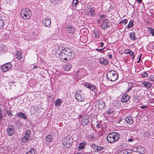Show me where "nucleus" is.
<instances>
[{"mask_svg":"<svg viewBox=\"0 0 154 154\" xmlns=\"http://www.w3.org/2000/svg\"><path fill=\"white\" fill-rule=\"evenodd\" d=\"M119 135L116 132H113L109 133L107 137L108 141L110 143H112L118 140L119 138Z\"/></svg>","mask_w":154,"mask_h":154,"instance_id":"nucleus-1","label":"nucleus"},{"mask_svg":"<svg viewBox=\"0 0 154 154\" xmlns=\"http://www.w3.org/2000/svg\"><path fill=\"white\" fill-rule=\"evenodd\" d=\"M106 76L108 79L111 81L117 80L118 78V73L115 70L109 71L107 73Z\"/></svg>","mask_w":154,"mask_h":154,"instance_id":"nucleus-2","label":"nucleus"},{"mask_svg":"<svg viewBox=\"0 0 154 154\" xmlns=\"http://www.w3.org/2000/svg\"><path fill=\"white\" fill-rule=\"evenodd\" d=\"M20 16L23 19L27 20L30 19L32 15L31 11L28 8L23 9L20 11Z\"/></svg>","mask_w":154,"mask_h":154,"instance_id":"nucleus-3","label":"nucleus"},{"mask_svg":"<svg viewBox=\"0 0 154 154\" xmlns=\"http://www.w3.org/2000/svg\"><path fill=\"white\" fill-rule=\"evenodd\" d=\"M72 137L68 136L63 138L62 140V143L63 145L66 148L69 147L72 142Z\"/></svg>","mask_w":154,"mask_h":154,"instance_id":"nucleus-4","label":"nucleus"},{"mask_svg":"<svg viewBox=\"0 0 154 154\" xmlns=\"http://www.w3.org/2000/svg\"><path fill=\"white\" fill-rule=\"evenodd\" d=\"M75 98L79 102L83 101L85 99V96L83 94H81L80 91H78L75 95Z\"/></svg>","mask_w":154,"mask_h":154,"instance_id":"nucleus-5","label":"nucleus"},{"mask_svg":"<svg viewBox=\"0 0 154 154\" xmlns=\"http://www.w3.org/2000/svg\"><path fill=\"white\" fill-rule=\"evenodd\" d=\"M14 127L12 125H10L8 126L6 129V133L9 136H11L14 134Z\"/></svg>","mask_w":154,"mask_h":154,"instance_id":"nucleus-6","label":"nucleus"},{"mask_svg":"<svg viewBox=\"0 0 154 154\" xmlns=\"http://www.w3.org/2000/svg\"><path fill=\"white\" fill-rule=\"evenodd\" d=\"M12 65L10 63H6L1 68V70L2 72H5L11 68Z\"/></svg>","mask_w":154,"mask_h":154,"instance_id":"nucleus-7","label":"nucleus"},{"mask_svg":"<svg viewBox=\"0 0 154 154\" xmlns=\"http://www.w3.org/2000/svg\"><path fill=\"white\" fill-rule=\"evenodd\" d=\"M42 23L44 26L49 27L51 26V20L48 17L45 18L42 20Z\"/></svg>","mask_w":154,"mask_h":154,"instance_id":"nucleus-8","label":"nucleus"},{"mask_svg":"<svg viewBox=\"0 0 154 154\" xmlns=\"http://www.w3.org/2000/svg\"><path fill=\"white\" fill-rule=\"evenodd\" d=\"M102 22V27L104 29L111 26V23H110L109 21L108 20L105 19L104 18L103 21Z\"/></svg>","mask_w":154,"mask_h":154,"instance_id":"nucleus-9","label":"nucleus"},{"mask_svg":"<svg viewBox=\"0 0 154 154\" xmlns=\"http://www.w3.org/2000/svg\"><path fill=\"white\" fill-rule=\"evenodd\" d=\"M59 51H56L57 52V53L58 54L60 53L59 55L60 58L63 60H66V58L65 57V54H66L62 51V50L60 49V48L59 49Z\"/></svg>","mask_w":154,"mask_h":154,"instance_id":"nucleus-10","label":"nucleus"},{"mask_svg":"<svg viewBox=\"0 0 154 154\" xmlns=\"http://www.w3.org/2000/svg\"><path fill=\"white\" fill-rule=\"evenodd\" d=\"M82 118V119L81 122V124L83 125H87L89 122L88 116H85Z\"/></svg>","mask_w":154,"mask_h":154,"instance_id":"nucleus-11","label":"nucleus"},{"mask_svg":"<svg viewBox=\"0 0 154 154\" xmlns=\"http://www.w3.org/2000/svg\"><path fill=\"white\" fill-rule=\"evenodd\" d=\"M85 86L87 88H90L92 91L95 90L96 87L93 85L87 82L84 84Z\"/></svg>","mask_w":154,"mask_h":154,"instance_id":"nucleus-12","label":"nucleus"},{"mask_svg":"<svg viewBox=\"0 0 154 154\" xmlns=\"http://www.w3.org/2000/svg\"><path fill=\"white\" fill-rule=\"evenodd\" d=\"M137 151L139 152V153L140 154H143L145 152L146 150L144 147L139 146L137 147Z\"/></svg>","mask_w":154,"mask_h":154,"instance_id":"nucleus-13","label":"nucleus"},{"mask_svg":"<svg viewBox=\"0 0 154 154\" xmlns=\"http://www.w3.org/2000/svg\"><path fill=\"white\" fill-rule=\"evenodd\" d=\"M87 12L88 16H94L95 15V11L94 9L91 8L88 9L87 10Z\"/></svg>","mask_w":154,"mask_h":154,"instance_id":"nucleus-14","label":"nucleus"},{"mask_svg":"<svg viewBox=\"0 0 154 154\" xmlns=\"http://www.w3.org/2000/svg\"><path fill=\"white\" fill-rule=\"evenodd\" d=\"M130 98L129 96L125 94H124L122 97L121 101L122 102H126L128 101Z\"/></svg>","mask_w":154,"mask_h":154,"instance_id":"nucleus-15","label":"nucleus"},{"mask_svg":"<svg viewBox=\"0 0 154 154\" xmlns=\"http://www.w3.org/2000/svg\"><path fill=\"white\" fill-rule=\"evenodd\" d=\"M66 30L68 32L72 33L74 32V28L73 27L69 25L66 27Z\"/></svg>","mask_w":154,"mask_h":154,"instance_id":"nucleus-16","label":"nucleus"},{"mask_svg":"<svg viewBox=\"0 0 154 154\" xmlns=\"http://www.w3.org/2000/svg\"><path fill=\"white\" fill-rule=\"evenodd\" d=\"M125 121L129 124H131L133 122V119L132 116H128L126 118Z\"/></svg>","mask_w":154,"mask_h":154,"instance_id":"nucleus-17","label":"nucleus"},{"mask_svg":"<svg viewBox=\"0 0 154 154\" xmlns=\"http://www.w3.org/2000/svg\"><path fill=\"white\" fill-rule=\"evenodd\" d=\"M99 61L100 63L101 64H103L105 65H107L108 63V60L103 57H101L100 58Z\"/></svg>","mask_w":154,"mask_h":154,"instance_id":"nucleus-18","label":"nucleus"},{"mask_svg":"<svg viewBox=\"0 0 154 154\" xmlns=\"http://www.w3.org/2000/svg\"><path fill=\"white\" fill-rule=\"evenodd\" d=\"M61 50H62V51L65 53L66 54L70 53V52H72L73 53V51H74L73 50L69 48H66L64 49L60 48Z\"/></svg>","mask_w":154,"mask_h":154,"instance_id":"nucleus-19","label":"nucleus"},{"mask_svg":"<svg viewBox=\"0 0 154 154\" xmlns=\"http://www.w3.org/2000/svg\"><path fill=\"white\" fill-rule=\"evenodd\" d=\"M62 103V101L61 99H57L55 102V106L56 107H59L61 105Z\"/></svg>","mask_w":154,"mask_h":154,"instance_id":"nucleus-20","label":"nucleus"},{"mask_svg":"<svg viewBox=\"0 0 154 154\" xmlns=\"http://www.w3.org/2000/svg\"><path fill=\"white\" fill-rule=\"evenodd\" d=\"M66 54L67 55V58L69 59V60L71 59H73L75 56L74 51H73V53H72V52H70V53H67Z\"/></svg>","mask_w":154,"mask_h":154,"instance_id":"nucleus-21","label":"nucleus"},{"mask_svg":"<svg viewBox=\"0 0 154 154\" xmlns=\"http://www.w3.org/2000/svg\"><path fill=\"white\" fill-rule=\"evenodd\" d=\"M6 48L5 46L3 45H0V54L5 52Z\"/></svg>","mask_w":154,"mask_h":154,"instance_id":"nucleus-22","label":"nucleus"},{"mask_svg":"<svg viewBox=\"0 0 154 154\" xmlns=\"http://www.w3.org/2000/svg\"><path fill=\"white\" fill-rule=\"evenodd\" d=\"M22 53L21 52L17 51L16 52V57L18 60H20L22 58Z\"/></svg>","mask_w":154,"mask_h":154,"instance_id":"nucleus-23","label":"nucleus"},{"mask_svg":"<svg viewBox=\"0 0 154 154\" xmlns=\"http://www.w3.org/2000/svg\"><path fill=\"white\" fill-rule=\"evenodd\" d=\"M31 139L30 137V136L25 135L22 139V141L23 142L25 143L28 140Z\"/></svg>","mask_w":154,"mask_h":154,"instance_id":"nucleus-24","label":"nucleus"},{"mask_svg":"<svg viewBox=\"0 0 154 154\" xmlns=\"http://www.w3.org/2000/svg\"><path fill=\"white\" fill-rule=\"evenodd\" d=\"M86 145V143L85 142L80 143L79 144V146L78 147V150H80L82 149L85 147Z\"/></svg>","mask_w":154,"mask_h":154,"instance_id":"nucleus-25","label":"nucleus"},{"mask_svg":"<svg viewBox=\"0 0 154 154\" xmlns=\"http://www.w3.org/2000/svg\"><path fill=\"white\" fill-rule=\"evenodd\" d=\"M17 115L20 116L22 118L26 119H27V116L26 115L22 112H19L17 113Z\"/></svg>","mask_w":154,"mask_h":154,"instance_id":"nucleus-26","label":"nucleus"},{"mask_svg":"<svg viewBox=\"0 0 154 154\" xmlns=\"http://www.w3.org/2000/svg\"><path fill=\"white\" fill-rule=\"evenodd\" d=\"M72 65L70 63H66L65 66V69L66 70L69 71L72 67Z\"/></svg>","mask_w":154,"mask_h":154,"instance_id":"nucleus-27","label":"nucleus"},{"mask_svg":"<svg viewBox=\"0 0 154 154\" xmlns=\"http://www.w3.org/2000/svg\"><path fill=\"white\" fill-rule=\"evenodd\" d=\"M142 84L145 86L148 87V88L151 87L152 85L151 83L148 82H143L142 83Z\"/></svg>","mask_w":154,"mask_h":154,"instance_id":"nucleus-28","label":"nucleus"},{"mask_svg":"<svg viewBox=\"0 0 154 154\" xmlns=\"http://www.w3.org/2000/svg\"><path fill=\"white\" fill-rule=\"evenodd\" d=\"M53 139L52 136L51 135L49 134L48 135L46 138V141L50 143Z\"/></svg>","mask_w":154,"mask_h":154,"instance_id":"nucleus-29","label":"nucleus"},{"mask_svg":"<svg viewBox=\"0 0 154 154\" xmlns=\"http://www.w3.org/2000/svg\"><path fill=\"white\" fill-rule=\"evenodd\" d=\"M130 38L132 40H134L135 39V33L134 32H132L129 34Z\"/></svg>","mask_w":154,"mask_h":154,"instance_id":"nucleus-30","label":"nucleus"},{"mask_svg":"<svg viewBox=\"0 0 154 154\" xmlns=\"http://www.w3.org/2000/svg\"><path fill=\"white\" fill-rule=\"evenodd\" d=\"M98 146L94 143H93L91 146V147L93 149V150L96 152Z\"/></svg>","mask_w":154,"mask_h":154,"instance_id":"nucleus-31","label":"nucleus"},{"mask_svg":"<svg viewBox=\"0 0 154 154\" xmlns=\"http://www.w3.org/2000/svg\"><path fill=\"white\" fill-rule=\"evenodd\" d=\"M105 15H100L99 16L100 19H98L97 20V22L98 23H100V20H101L102 21H103V19L105 17Z\"/></svg>","mask_w":154,"mask_h":154,"instance_id":"nucleus-32","label":"nucleus"},{"mask_svg":"<svg viewBox=\"0 0 154 154\" xmlns=\"http://www.w3.org/2000/svg\"><path fill=\"white\" fill-rule=\"evenodd\" d=\"M35 151L34 149H31L30 151L27 152L26 154H35Z\"/></svg>","mask_w":154,"mask_h":154,"instance_id":"nucleus-33","label":"nucleus"},{"mask_svg":"<svg viewBox=\"0 0 154 154\" xmlns=\"http://www.w3.org/2000/svg\"><path fill=\"white\" fill-rule=\"evenodd\" d=\"M139 97L138 96L137 97L134 96L133 97V99L134 102L135 103H138L139 101Z\"/></svg>","mask_w":154,"mask_h":154,"instance_id":"nucleus-34","label":"nucleus"},{"mask_svg":"<svg viewBox=\"0 0 154 154\" xmlns=\"http://www.w3.org/2000/svg\"><path fill=\"white\" fill-rule=\"evenodd\" d=\"M148 31L150 32L153 36H154V29H153L151 27H149Z\"/></svg>","mask_w":154,"mask_h":154,"instance_id":"nucleus-35","label":"nucleus"},{"mask_svg":"<svg viewBox=\"0 0 154 154\" xmlns=\"http://www.w3.org/2000/svg\"><path fill=\"white\" fill-rule=\"evenodd\" d=\"M150 133L149 131H146L144 133L143 136L145 138H146L149 136Z\"/></svg>","mask_w":154,"mask_h":154,"instance_id":"nucleus-36","label":"nucleus"},{"mask_svg":"<svg viewBox=\"0 0 154 154\" xmlns=\"http://www.w3.org/2000/svg\"><path fill=\"white\" fill-rule=\"evenodd\" d=\"M133 25V22L132 20H131L127 26V29L131 28Z\"/></svg>","mask_w":154,"mask_h":154,"instance_id":"nucleus-37","label":"nucleus"},{"mask_svg":"<svg viewBox=\"0 0 154 154\" xmlns=\"http://www.w3.org/2000/svg\"><path fill=\"white\" fill-rule=\"evenodd\" d=\"M4 25V21L0 19V29H2Z\"/></svg>","mask_w":154,"mask_h":154,"instance_id":"nucleus-38","label":"nucleus"},{"mask_svg":"<svg viewBox=\"0 0 154 154\" xmlns=\"http://www.w3.org/2000/svg\"><path fill=\"white\" fill-rule=\"evenodd\" d=\"M104 149V147H103L98 146L96 152H100L101 151Z\"/></svg>","mask_w":154,"mask_h":154,"instance_id":"nucleus-39","label":"nucleus"},{"mask_svg":"<svg viewBox=\"0 0 154 154\" xmlns=\"http://www.w3.org/2000/svg\"><path fill=\"white\" fill-rule=\"evenodd\" d=\"M94 33L95 37L98 38L99 37V32L96 30H94L93 31Z\"/></svg>","mask_w":154,"mask_h":154,"instance_id":"nucleus-40","label":"nucleus"},{"mask_svg":"<svg viewBox=\"0 0 154 154\" xmlns=\"http://www.w3.org/2000/svg\"><path fill=\"white\" fill-rule=\"evenodd\" d=\"M78 2V0H73L72 1V6L74 7H75Z\"/></svg>","mask_w":154,"mask_h":154,"instance_id":"nucleus-41","label":"nucleus"},{"mask_svg":"<svg viewBox=\"0 0 154 154\" xmlns=\"http://www.w3.org/2000/svg\"><path fill=\"white\" fill-rule=\"evenodd\" d=\"M127 51L126 52V54H129L131 56L134 54L133 52L131 51V50L128 49Z\"/></svg>","mask_w":154,"mask_h":154,"instance_id":"nucleus-42","label":"nucleus"},{"mask_svg":"<svg viewBox=\"0 0 154 154\" xmlns=\"http://www.w3.org/2000/svg\"><path fill=\"white\" fill-rule=\"evenodd\" d=\"M7 114L9 116H13V114L11 113V111L10 110H7Z\"/></svg>","mask_w":154,"mask_h":154,"instance_id":"nucleus-43","label":"nucleus"},{"mask_svg":"<svg viewBox=\"0 0 154 154\" xmlns=\"http://www.w3.org/2000/svg\"><path fill=\"white\" fill-rule=\"evenodd\" d=\"M128 23V20H127L124 19L122 21H121L119 23L121 24V23H124V24H126Z\"/></svg>","mask_w":154,"mask_h":154,"instance_id":"nucleus-44","label":"nucleus"},{"mask_svg":"<svg viewBox=\"0 0 154 154\" xmlns=\"http://www.w3.org/2000/svg\"><path fill=\"white\" fill-rule=\"evenodd\" d=\"M148 75V74L146 72H143L141 75V76L143 77H147Z\"/></svg>","mask_w":154,"mask_h":154,"instance_id":"nucleus-45","label":"nucleus"},{"mask_svg":"<svg viewBox=\"0 0 154 154\" xmlns=\"http://www.w3.org/2000/svg\"><path fill=\"white\" fill-rule=\"evenodd\" d=\"M31 134V131L29 130H27L26 131L25 135L30 136Z\"/></svg>","mask_w":154,"mask_h":154,"instance_id":"nucleus-46","label":"nucleus"},{"mask_svg":"<svg viewBox=\"0 0 154 154\" xmlns=\"http://www.w3.org/2000/svg\"><path fill=\"white\" fill-rule=\"evenodd\" d=\"M151 81H154V75H151L149 78Z\"/></svg>","mask_w":154,"mask_h":154,"instance_id":"nucleus-47","label":"nucleus"},{"mask_svg":"<svg viewBox=\"0 0 154 154\" xmlns=\"http://www.w3.org/2000/svg\"><path fill=\"white\" fill-rule=\"evenodd\" d=\"M2 111L1 109H0V119H1L2 117Z\"/></svg>","mask_w":154,"mask_h":154,"instance_id":"nucleus-48","label":"nucleus"},{"mask_svg":"<svg viewBox=\"0 0 154 154\" xmlns=\"http://www.w3.org/2000/svg\"><path fill=\"white\" fill-rule=\"evenodd\" d=\"M132 89V87H129L128 88V89L127 90L126 92H127L130 91Z\"/></svg>","mask_w":154,"mask_h":154,"instance_id":"nucleus-49","label":"nucleus"},{"mask_svg":"<svg viewBox=\"0 0 154 154\" xmlns=\"http://www.w3.org/2000/svg\"><path fill=\"white\" fill-rule=\"evenodd\" d=\"M133 140V139L132 138H130L128 140V142H132Z\"/></svg>","mask_w":154,"mask_h":154,"instance_id":"nucleus-50","label":"nucleus"},{"mask_svg":"<svg viewBox=\"0 0 154 154\" xmlns=\"http://www.w3.org/2000/svg\"><path fill=\"white\" fill-rule=\"evenodd\" d=\"M104 48V47L103 48L101 49H98L97 48H96V50L97 51L99 52H101V51Z\"/></svg>","mask_w":154,"mask_h":154,"instance_id":"nucleus-51","label":"nucleus"},{"mask_svg":"<svg viewBox=\"0 0 154 154\" xmlns=\"http://www.w3.org/2000/svg\"><path fill=\"white\" fill-rule=\"evenodd\" d=\"M140 107L142 109H145V108H147V106H142Z\"/></svg>","mask_w":154,"mask_h":154,"instance_id":"nucleus-52","label":"nucleus"},{"mask_svg":"<svg viewBox=\"0 0 154 154\" xmlns=\"http://www.w3.org/2000/svg\"><path fill=\"white\" fill-rule=\"evenodd\" d=\"M141 55H142V54H141V55H140V57H139V58L138 60V61L137 62V63H139V62H140V60H141Z\"/></svg>","mask_w":154,"mask_h":154,"instance_id":"nucleus-53","label":"nucleus"},{"mask_svg":"<svg viewBox=\"0 0 154 154\" xmlns=\"http://www.w3.org/2000/svg\"><path fill=\"white\" fill-rule=\"evenodd\" d=\"M100 45H101V47H102L103 46L104 43H103V42H101L100 43Z\"/></svg>","mask_w":154,"mask_h":154,"instance_id":"nucleus-54","label":"nucleus"},{"mask_svg":"<svg viewBox=\"0 0 154 154\" xmlns=\"http://www.w3.org/2000/svg\"><path fill=\"white\" fill-rule=\"evenodd\" d=\"M99 128V125L98 124H97L96 126V128Z\"/></svg>","mask_w":154,"mask_h":154,"instance_id":"nucleus-55","label":"nucleus"},{"mask_svg":"<svg viewBox=\"0 0 154 154\" xmlns=\"http://www.w3.org/2000/svg\"><path fill=\"white\" fill-rule=\"evenodd\" d=\"M131 56L132 57V60H134V57H135V55L134 54L132 55H131Z\"/></svg>","mask_w":154,"mask_h":154,"instance_id":"nucleus-56","label":"nucleus"},{"mask_svg":"<svg viewBox=\"0 0 154 154\" xmlns=\"http://www.w3.org/2000/svg\"><path fill=\"white\" fill-rule=\"evenodd\" d=\"M109 58L111 59V58H112V55L111 54H110L109 55Z\"/></svg>","mask_w":154,"mask_h":154,"instance_id":"nucleus-57","label":"nucleus"},{"mask_svg":"<svg viewBox=\"0 0 154 154\" xmlns=\"http://www.w3.org/2000/svg\"><path fill=\"white\" fill-rule=\"evenodd\" d=\"M67 54H65V57H66V60H69V59L67 58Z\"/></svg>","mask_w":154,"mask_h":154,"instance_id":"nucleus-58","label":"nucleus"},{"mask_svg":"<svg viewBox=\"0 0 154 154\" xmlns=\"http://www.w3.org/2000/svg\"><path fill=\"white\" fill-rule=\"evenodd\" d=\"M67 54H65V57H66V60H69V59L67 58Z\"/></svg>","mask_w":154,"mask_h":154,"instance_id":"nucleus-59","label":"nucleus"},{"mask_svg":"<svg viewBox=\"0 0 154 154\" xmlns=\"http://www.w3.org/2000/svg\"><path fill=\"white\" fill-rule=\"evenodd\" d=\"M102 103H103V104H102V108H103L105 106V104L102 102Z\"/></svg>","mask_w":154,"mask_h":154,"instance_id":"nucleus-60","label":"nucleus"},{"mask_svg":"<svg viewBox=\"0 0 154 154\" xmlns=\"http://www.w3.org/2000/svg\"><path fill=\"white\" fill-rule=\"evenodd\" d=\"M84 29H86V30H87V29H86V28H84V29H82L81 30V32H82V31H83L84 30Z\"/></svg>","mask_w":154,"mask_h":154,"instance_id":"nucleus-61","label":"nucleus"},{"mask_svg":"<svg viewBox=\"0 0 154 154\" xmlns=\"http://www.w3.org/2000/svg\"><path fill=\"white\" fill-rule=\"evenodd\" d=\"M137 0L139 3H141L142 2V0Z\"/></svg>","mask_w":154,"mask_h":154,"instance_id":"nucleus-62","label":"nucleus"},{"mask_svg":"<svg viewBox=\"0 0 154 154\" xmlns=\"http://www.w3.org/2000/svg\"><path fill=\"white\" fill-rule=\"evenodd\" d=\"M38 68L37 66H34L33 67V69H35L36 68Z\"/></svg>","mask_w":154,"mask_h":154,"instance_id":"nucleus-63","label":"nucleus"},{"mask_svg":"<svg viewBox=\"0 0 154 154\" xmlns=\"http://www.w3.org/2000/svg\"><path fill=\"white\" fill-rule=\"evenodd\" d=\"M130 151V152H129V153H131L132 151V150H129ZM128 153H129V152H128Z\"/></svg>","mask_w":154,"mask_h":154,"instance_id":"nucleus-64","label":"nucleus"}]
</instances>
